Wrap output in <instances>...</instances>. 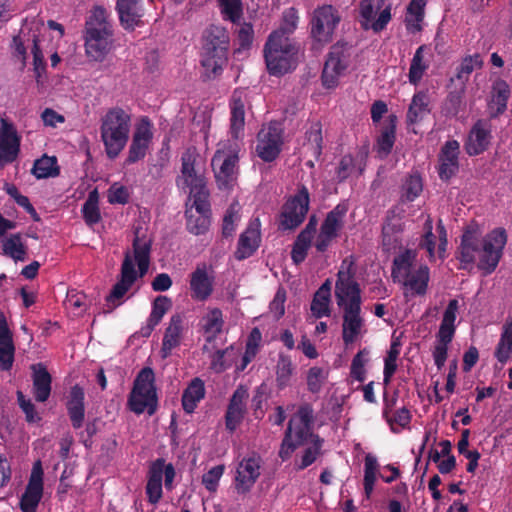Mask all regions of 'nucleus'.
<instances>
[{
  "instance_id": "obj_33",
  "label": "nucleus",
  "mask_w": 512,
  "mask_h": 512,
  "mask_svg": "<svg viewBox=\"0 0 512 512\" xmlns=\"http://www.w3.org/2000/svg\"><path fill=\"white\" fill-rule=\"evenodd\" d=\"M191 296L195 300H206L213 291L212 280L205 267H197L190 276Z\"/></svg>"
},
{
  "instance_id": "obj_19",
  "label": "nucleus",
  "mask_w": 512,
  "mask_h": 512,
  "mask_svg": "<svg viewBox=\"0 0 512 512\" xmlns=\"http://www.w3.org/2000/svg\"><path fill=\"white\" fill-rule=\"evenodd\" d=\"M482 241L473 230L466 229L460 245L455 252V258L459 261L458 269L471 272L475 267L476 255L480 254Z\"/></svg>"
},
{
  "instance_id": "obj_48",
  "label": "nucleus",
  "mask_w": 512,
  "mask_h": 512,
  "mask_svg": "<svg viewBox=\"0 0 512 512\" xmlns=\"http://www.w3.org/2000/svg\"><path fill=\"white\" fill-rule=\"evenodd\" d=\"M235 349L231 345L225 349L216 350L210 356V368L215 373H222L231 367L235 358Z\"/></svg>"
},
{
  "instance_id": "obj_51",
  "label": "nucleus",
  "mask_w": 512,
  "mask_h": 512,
  "mask_svg": "<svg viewBox=\"0 0 512 512\" xmlns=\"http://www.w3.org/2000/svg\"><path fill=\"white\" fill-rule=\"evenodd\" d=\"M99 194L96 189L89 192L88 198L82 206V215L85 223L88 226H93L101 220V214L99 210Z\"/></svg>"
},
{
  "instance_id": "obj_9",
  "label": "nucleus",
  "mask_w": 512,
  "mask_h": 512,
  "mask_svg": "<svg viewBox=\"0 0 512 512\" xmlns=\"http://www.w3.org/2000/svg\"><path fill=\"white\" fill-rule=\"evenodd\" d=\"M284 128L282 123L271 121L263 125L257 134L256 155L264 162L276 160L283 146Z\"/></svg>"
},
{
  "instance_id": "obj_28",
  "label": "nucleus",
  "mask_w": 512,
  "mask_h": 512,
  "mask_svg": "<svg viewBox=\"0 0 512 512\" xmlns=\"http://www.w3.org/2000/svg\"><path fill=\"white\" fill-rule=\"evenodd\" d=\"M458 308V300L452 299L448 302L436 334V343L448 346L452 342L456 331L455 321Z\"/></svg>"
},
{
  "instance_id": "obj_12",
  "label": "nucleus",
  "mask_w": 512,
  "mask_h": 512,
  "mask_svg": "<svg viewBox=\"0 0 512 512\" xmlns=\"http://www.w3.org/2000/svg\"><path fill=\"white\" fill-rule=\"evenodd\" d=\"M387 0H361L360 15L363 29H372L375 33L381 32L391 20V5Z\"/></svg>"
},
{
  "instance_id": "obj_43",
  "label": "nucleus",
  "mask_w": 512,
  "mask_h": 512,
  "mask_svg": "<svg viewBox=\"0 0 512 512\" xmlns=\"http://www.w3.org/2000/svg\"><path fill=\"white\" fill-rule=\"evenodd\" d=\"M324 440L320 436H315L314 440H309L310 446L306 447L298 459V454L295 456L294 468L301 471L312 465L318 456L321 454V448Z\"/></svg>"
},
{
  "instance_id": "obj_16",
  "label": "nucleus",
  "mask_w": 512,
  "mask_h": 512,
  "mask_svg": "<svg viewBox=\"0 0 512 512\" xmlns=\"http://www.w3.org/2000/svg\"><path fill=\"white\" fill-rule=\"evenodd\" d=\"M460 143L455 139L447 140L438 153L437 173L441 181L449 182L460 169Z\"/></svg>"
},
{
  "instance_id": "obj_57",
  "label": "nucleus",
  "mask_w": 512,
  "mask_h": 512,
  "mask_svg": "<svg viewBox=\"0 0 512 512\" xmlns=\"http://www.w3.org/2000/svg\"><path fill=\"white\" fill-rule=\"evenodd\" d=\"M329 376V371L322 367H311L306 376L307 389L313 394H318Z\"/></svg>"
},
{
  "instance_id": "obj_5",
  "label": "nucleus",
  "mask_w": 512,
  "mask_h": 512,
  "mask_svg": "<svg viewBox=\"0 0 512 512\" xmlns=\"http://www.w3.org/2000/svg\"><path fill=\"white\" fill-rule=\"evenodd\" d=\"M128 408L137 415L147 412L149 416L158 408L155 373L151 367L142 368L134 379L128 396Z\"/></svg>"
},
{
  "instance_id": "obj_40",
  "label": "nucleus",
  "mask_w": 512,
  "mask_h": 512,
  "mask_svg": "<svg viewBox=\"0 0 512 512\" xmlns=\"http://www.w3.org/2000/svg\"><path fill=\"white\" fill-rule=\"evenodd\" d=\"M403 286L411 291V295H425L429 282V268L420 266L415 272L409 273V276H403Z\"/></svg>"
},
{
  "instance_id": "obj_4",
  "label": "nucleus",
  "mask_w": 512,
  "mask_h": 512,
  "mask_svg": "<svg viewBox=\"0 0 512 512\" xmlns=\"http://www.w3.org/2000/svg\"><path fill=\"white\" fill-rule=\"evenodd\" d=\"M229 35L219 25H210L204 33L202 66L208 77L219 75L228 60Z\"/></svg>"
},
{
  "instance_id": "obj_23",
  "label": "nucleus",
  "mask_w": 512,
  "mask_h": 512,
  "mask_svg": "<svg viewBox=\"0 0 512 512\" xmlns=\"http://www.w3.org/2000/svg\"><path fill=\"white\" fill-rule=\"evenodd\" d=\"M261 242L260 220L252 219L245 231H243L238 240L237 249L234 257L238 261H242L251 257L259 248Z\"/></svg>"
},
{
  "instance_id": "obj_32",
  "label": "nucleus",
  "mask_w": 512,
  "mask_h": 512,
  "mask_svg": "<svg viewBox=\"0 0 512 512\" xmlns=\"http://www.w3.org/2000/svg\"><path fill=\"white\" fill-rule=\"evenodd\" d=\"M510 93V87L505 80L495 81L492 87V97L488 103V113L491 119L498 118L506 111Z\"/></svg>"
},
{
  "instance_id": "obj_36",
  "label": "nucleus",
  "mask_w": 512,
  "mask_h": 512,
  "mask_svg": "<svg viewBox=\"0 0 512 512\" xmlns=\"http://www.w3.org/2000/svg\"><path fill=\"white\" fill-rule=\"evenodd\" d=\"M224 326L223 313L219 308H213L203 316L201 320V330L205 335V341L212 343L222 332Z\"/></svg>"
},
{
  "instance_id": "obj_52",
  "label": "nucleus",
  "mask_w": 512,
  "mask_h": 512,
  "mask_svg": "<svg viewBox=\"0 0 512 512\" xmlns=\"http://www.w3.org/2000/svg\"><path fill=\"white\" fill-rule=\"evenodd\" d=\"M426 49V45L419 46L411 60L408 78L409 82L413 85H417L422 79L425 71L428 69L429 65L424 62V51Z\"/></svg>"
},
{
  "instance_id": "obj_64",
  "label": "nucleus",
  "mask_w": 512,
  "mask_h": 512,
  "mask_svg": "<svg viewBox=\"0 0 512 512\" xmlns=\"http://www.w3.org/2000/svg\"><path fill=\"white\" fill-rule=\"evenodd\" d=\"M224 473V465H217L212 467L208 472L202 476V484L210 492H215L218 487L220 478Z\"/></svg>"
},
{
  "instance_id": "obj_38",
  "label": "nucleus",
  "mask_w": 512,
  "mask_h": 512,
  "mask_svg": "<svg viewBox=\"0 0 512 512\" xmlns=\"http://www.w3.org/2000/svg\"><path fill=\"white\" fill-rule=\"evenodd\" d=\"M171 307L172 301L169 297L164 295L157 296L152 303V310L147 319V326L142 328V335L149 336Z\"/></svg>"
},
{
  "instance_id": "obj_7",
  "label": "nucleus",
  "mask_w": 512,
  "mask_h": 512,
  "mask_svg": "<svg viewBox=\"0 0 512 512\" xmlns=\"http://www.w3.org/2000/svg\"><path fill=\"white\" fill-rule=\"evenodd\" d=\"M264 57L269 74L280 76L288 72V32L285 27L269 35Z\"/></svg>"
},
{
  "instance_id": "obj_20",
  "label": "nucleus",
  "mask_w": 512,
  "mask_h": 512,
  "mask_svg": "<svg viewBox=\"0 0 512 512\" xmlns=\"http://www.w3.org/2000/svg\"><path fill=\"white\" fill-rule=\"evenodd\" d=\"M20 137L14 125L5 119L0 121V169L14 162L20 152Z\"/></svg>"
},
{
  "instance_id": "obj_15",
  "label": "nucleus",
  "mask_w": 512,
  "mask_h": 512,
  "mask_svg": "<svg viewBox=\"0 0 512 512\" xmlns=\"http://www.w3.org/2000/svg\"><path fill=\"white\" fill-rule=\"evenodd\" d=\"M262 463L261 456L255 452L239 462L235 477V488L238 493L245 494L251 490L261 474Z\"/></svg>"
},
{
  "instance_id": "obj_14",
  "label": "nucleus",
  "mask_w": 512,
  "mask_h": 512,
  "mask_svg": "<svg viewBox=\"0 0 512 512\" xmlns=\"http://www.w3.org/2000/svg\"><path fill=\"white\" fill-rule=\"evenodd\" d=\"M349 54L342 45H333L328 53L321 75L322 84L327 89L335 88L339 77L348 68Z\"/></svg>"
},
{
  "instance_id": "obj_56",
  "label": "nucleus",
  "mask_w": 512,
  "mask_h": 512,
  "mask_svg": "<svg viewBox=\"0 0 512 512\" xmlns=\"http://www.w3.org/2000/svg\"><path fill=\"white\" fill-rule=\"evenodd\" d=\"M512 353V328L506 325L501 333L500 340L496 346L494 356L502 364L510 359Z\"/></svg>"
},
{
  "instance_id": "obj_62",
  "label": "nucleus",
  "mask_w": 512,
  "mask_h": 512,
  "mask_svg": "<svg viewBox=\"0 0 512 512\" xmlns=\"http://www.w3.org/2000/svg\"><path fill=\"white\" fill-rule=\"evenodd\" d=\"M311 242V238L301 234L297 236L291 251V258L296 265L302 263L305 260L308 249L311 246Z\"/></svg>"
},
{
  "instance_id": "obj_42",
  "label": "nucleus",
  "mask_w": 512,
  "mask_h": 512,
  "mask_svg": "<svg viewBox=\"0 0 512 512\" xmlns=\"http://www.w3.org/2000/svg\"><path fill=\"white\" fill-rule=\"evenodd\" d=\"M397 117L395 115H389L385 125L381 129L380 136L377 139L378 152L387 156L391 151L395 143Z\"/></svg>"
},
{
  "instance_id": "obj_49",
  "label": "nucleus",
  "mask_w": 512,
  "mask_h": 512,
  "mask_svg": "<svg viewBox=\"0 0 512 512\" xmlns=\"http://www.w3.org/2000/svg\"><path fill=\"white\" fill-rule=\"evenodd\" d=\"M31 172L37 179L58 176L60 170L59 166L57 165L56 157H49L44 155L40 159H37L34 162Z\"/></svg>"
},
{
  "instance_id": "obj_53",
  "label": "nucleus",
  "mask_w": 512,
  "mask_h": 512,
  "mask_svg": "<svg viewBox=\"0 0 512 512\" xmlns=\"http://www.w3.org/2000/svg\"><path fill=\"white\" fill-rule=\"evenodd\" d=\"M401 343L398 339L392 340L390 348L384 359L383 382L388 385L397 370V359L400 355Z\"/></svg>"
},
{
  "instance_id": "obj_50",
  "label": "nucleus",
  "mask_w": 512,
  "mask_h": 512,
  "mask_svg": "<svg viewBox=\"0 0 512 512\" xmlns=\"http://www.w3.org/2000/svg\"><path fill=\"white\" fill-rule=\"evenodd\" d=\"M186 215V229L189 233L198 236L205 234L211 224V216L205 214H196L192 208L187 209Z\"/></svg>"
},
{
  "instance_id": "obj_29",
  "label": "nucleus",
  "mask_w": 512,
  "mask_h": 512,
  "mask_svg": "<svg viewBox=\"0 0 512 512\" xmlns=\"http://www.w3.org/2000/svg\"><path fill=\"white\" fill-rule=\"evenodd\" d=\"M310 205V194L305 186L290 197V231L300 226L306 219Z\"/></svg>"
},
{
  "instance_id": "obj_24",
  "label": "nucleus",
  "mask_w": 512,
  "mask_h": 512,
  "mask_svg": "<svg viewBox=\"0 0 512 512\" xmlns=\"http://www.w3.org/2000/svg\"><path fill=\"white\" fill-rule=\"evenodd\" d=\"M196 159L197 154L194 150L188 149L182 154L181 176L177 181L179 186L182 183L183 187L191 190L206 185L204 175L195 168Z\"/></svg>"
},
{
  "instance_id": "obj_2",
  "label": "nucleus",
  "mask_w": 512,
  "mask_h": 512,
  "mask_svg": "<svg viewBox=\"0 0 512 512\" xmlns=\"http://www.w3.org/2000/svg\"><path fill=\"white\" fill-rule=\"evenodd\" d=\"M131 128V115L121 107H113L101 118L100 136L109 159H115L125 148Z\"/></svg>"
},
{
  "instance_id": "obj_54",
  "label": "nucleus",
  "mask_w": 512,
  "mask_h": 512,
  "mask_svg": "<svg viewBox=\"0 0 512 512\" xmlns=\"http://www.w3.org/2000/svg\"><path fill=\"white\" fill-rule=\"evenodd\" d=\"M15 346L12 333L0 337V369L9 371L14 363Z\"/></svg>"
},
{
  "instance_id": "obj_34",
  "label": "nucleus",
  "mask_w": 512,
  "mask_h": 512,
  "mask_svg": "<svg viewBox=\"0 0 512 512\" xmlns=\"http://www.w3.org/2000/svg\"><path fill=\"white\" fill-rule=\"evenodd\" d=\"M126 0H118L116 9L119 14L121 25L126 30H134L136 26L141 24L143 10L141 3L125 2Z\"/></svg>"
},
{
  "instance_id": "obj_41",
  "label": "nucleus",
  "mask_w": 512,
  "mask_h": 512,
  "mask_svg": "<svg viewBox=\"0 0 512 512\" xmlns=\"http://www.w3.org/2000/svg\"><path fill=\"white\" fill-rule=\"evenodd\" d=\"M331 282L327 279L315 292L311 302V311L316 318L330 315Z\"/></svg>"
},
{
  "instance_id": "obj_6",
  "label": "nucleus",
  "mask_w": 512,
  "mask_h": 512,
  "mask_svg": "<svg viewBox=\"0 0 512 512\" xmlns=\"http://www.w3.org/2000/svg\"><path fill=\"white\" fill-rule=\"evenodd\" d=\"M240 149V143L235 140H224L218 143L211 165L220 189L228 190L234 186Z\"/></svg>"
},
{
  "instance_id": "obj_45",
  "label": "nucleus",
  "mask_w": 512,
  "mask_h": 512,
  "mask_svg": "<svg viewBox=\"0 0 512 512\" xmlns=\"http://www.w3.org/2000/svg\"><path fill=\"white\" fill-rule=\"evenodd\" d=\"M347 208L345 205L338 204L335 206L324 219L321 224L320 231L332 237H337L338 231L343 224V218L346 215Z\"/></svg>"
},
{
  "instance_id": "obj_8",
  "label": "nucleus",
  "mask_w": 512,
  "mask_h": 512,
  "mask_svg": "<svg viewBox=\"0 0 512 512\" xmlns=\"http://www.w3.org/2000/svg\"><path fill=\"white\" fill-rule=\"evenodd\" d=\"M314 409L310 403H302L290 417V453L296 448L308 444L309 440H314L319 436L313 432L314 428Z\"/></svg>"
},
{
  "instance_id": "obj_17",
  "label": "nucleus",
  "mask_w": 512,
  "mask_h": 512,
  "mask_svg": "<svg viewBox=\"0 0 512 512\" xmlns=\"http://www.w3.org/2000/svg\"><path fill=\"white\" fill-rule=\"evenodd\" d=\"M402 219L403 210L399 207L395 206L387 210L381 232L384 250H395L401 245V234L405 229V224Z\"/></svg>"
},
{
  "instance_id": "obj_27",
  "label": "nucleus",
  "mask_w": 512,
  "mask_h": 512,
  "mask_svg": "<svg viewBox=\"0 0 512 512\" xmlns=\"http://www.w3.org/2000/svg\"><path fill=\"white\" fill-rule=\"evenodd\" d=\"M85 392L84 389L78 384L71 387L67 402L66 409L70 418L72 427L79 429L83 426L85 419Z\"/></svg>"
},
{
  "instance_id": "obj_13",
  "label": "nucleus",
  "mask_w": 512,
  "mask_h": 512,
  "mask_svg": "<svg viewBox=\"0 0 512 512\" xmlns=\"http://www.w3.org/2000/svg\"><path fill=\"white\" fill-rule=\"evenodd\" d=\"M349 265L346 272L340 270L335 283V298L337 305L343 310L361 307V290L359 284L354 280V274Z\"/></svg>"
},
{
  "instance_id": "obj_39",
  "label": "nucleus",
  "mask_w": 512,
  "mask_h": 512,
  "mask_svg": "<svg viewBox=\"0 0 512 512\" xmlns=\"http://www.w3.org/2000/svg\"><path fill=\"white\" fill-rule=\"evenodd\" d=\"M33 370L34 397L38 402H45L51 394L52 377L42 364H38L37 369L33 366Z\"/></svg>"
},
{
  "instance_id": "obj_31",
  "label": "nucleus",
  "mask_w": 512,
  "mask_h": 512,
  "mask_svg": "<svg viewBox=\"0 0 512 512\" xmlns=\"http://www.w3.org/2000/svg\"><path fill=\"white\" fill-rule=\"evenodd\" d=\"M164 459L158 458L151 463L147 475L146 494L151 504H156L162 498Z\"/></svg>"
},
{
  "instance_id": "obj_11",
  "label": "nucleus",
  "mask_w": 512,
  "mask_h": 512,
  "mask_svg": "<svg viewBox=\"0 0 512 512\" xmlns=\"http://www.w3.org/2000/svg\"><path fill=\"white\" fill-rule=\"evenodd\" d=\"M341 20L338 10L332 5H323L314 10L311 19V36L320 43L332 41L333 34Z\"/></svg>"
},
{
  "instance_id": "obj_30",
  "label": "nucleus",
  "mask_w": 512,
  "mask_h": 512,
  "mask_svg": "<svg viewBox=\"0 0 512 512\" xmlns=\"http://www.w3.org/2000/svg\"><path fill=\"white\" fill-rule=\"evenodd\" d=\"M360 313L361 307L343 310L342 339L346 346L357 340L364 326Z\"/></svg>"
},
{
  "instance_id": "obj_22",
  "label": "nucleus",
  "mask_w": 512,
  "mask_h": 512,
  "mask_svg": "<svg viewBox=\"0 0 512 512\" xmlns=\"http://www.w3.org/2000/svg\"><path fill=\"white\" fill-rule=\"evenodd\" d=\"M492 140L491 124L487 120H477L472 126L465 142V151L469 156H477L485 152Z\"/></svg>"
},
{
  "instance_id": "obj_63",
  "label": "nucleus",
  "mask_w": 512,
  "mask_h": 512,
  "mask_svg": "<svg viewBox=\"0 0 512 512\" xmlns=\"http://www.w3.org/2000/svg\"><path fill=\"white\" fill-rule=\"evenodd\" d=\"M17 401L28 423H36L41 420L31 399L26 398L21 391H17Z\"/></svg>"
},
{
  "instance_id": "obj_18",
  "label": "nucleus",
  "mask_w": 512,
  "mask_h": 512,
  "mask_svg": "<svg viewBox=\"0 0 512 512\" xmlns=\"http://www.w3.org/2000/svg\"><path fill=\"white\" fill-rule=\"evenodd\" d=\"M43 495V469L41 461L34 463L32 472L20 499L22 512H36Z\"/></svg>"
},
{
  "instance_id": "obj_44",
  "label": "nucleus",
  "mask_w": 512,
  "mask_h": 512,
  "mask_svg": "<svg viewBox=\"0 0 512 512\" xmlns=\"http://www.w3.org/2000/svg\"><path fill=\"white\" fill-rule=\"evenodd\" d=\"M3 254L15 262L25 261L27 258V247L22 241L20 233L11 234L2 241Z\"/></svg>"
},
{
  "instance_id": "obj_61",
  "label": "nucleus",
  "mask_w": 512,
  "mask_h": 512,
  "mask_svg": "<svg viewBox=\"0 0 512 512\" xmlns=\"http://www.w3.org/2000/svg\"><path fill=\"white\" fill-rule=\"evenodd\" d=\"M223 18L234 24L240 22L243 15L241 0H218Z\"/></svg>"
},
{
  "instance_id": "obj_1",
  "label": "nucleus",
  "mask_w": 512,
  "mask_h": 512,
  "mask_svg": "<svg viewBox=\"0 0 512 512\" xmlns=\"http://www.w3.org/2000/svg\"><path fill=\"white\" fill-rule=\"evenodd\" d=\"M134 234L133 254L130 251L125 252L119 279L113 285L109 295L106 296V302L110 308L121 305L123 297L137 278L144 277L149 270L153 241L146 234H141V228H136Z\"/></svg>"
},
{
  "instance_id": "obj_58",
  "label": "nucleus",
  "mask_w": 512,
  "mask_h": 512,
  "mask_svg": "<svg viewBox=\"0 0 512 512\" xmlns=\"http://www.w3.org/2000/svg\"><path fill=\"white\" fill-rule=\"evenodd\" d=\"M307 143L304 144V148L310 151L311 154L318 159L322 154V130L319 123L311 125L310 129L306 131Z\"/></svg>"
},
{
  "instance_id": "obj_55",
  "label": "nucleus",
  "mask_w": 512,
  "mask_h": 512,
  "mask_svg": "<svg viewBox=\"0 0 512 512\" xmlns=\"http://www.w3.org/2000/svg\"><path fill=\"white\" fill-rule=\"evenodd\" d=\"M423 191V181L418 173H412L405 178L402 185V199L413 202Z\"/></svg>"
},
{
  "instance_id": "obj_60",
  "label": "nucleus",
  "mask_w": 512,
  "mask_h": 512,
  "mask_svg": "<svg viewBox=\"0 0 512 512\" xmlns=\"http://www.w3.org/2000/svg\"><path fill=\"white\" fill-rule=\"evenodd\" d=\"M483 61L481 55L476 53L463 58L456 69V78L461 81H467L470 74L477 68H481Z\"/></svg>"
},
{
  "instance_id": "obj_46",
  "label": "nucleus",
  "mask_w": 512,
  "mask_h": 512,
  "mask_svg": "<svg viewBox=\"0 0 512 512\" xmlns=\"http://www.w3.org/2000/svg\"><path fill=\"white\" fill-rule=\"evenodd\" d=\"M415 258L416 252L411 249H406L394 258L392 264V277L394 281H400V277L409 276Z\"/></svg>"
},
{
  "instance_id": "obj_25",
  "label": "nucleus",
  "mask_w": 512,
  "mask_h": 512,
  "mask_svg": "<svg viewBox=\"0 0 512 512\" xmlns=\"http://www.w3.org/2000/svg\"><path fill=\"white\" fill-rule=\"evenodd\" d=\"M230 108V140L239 142L244 136L245 128V99L243 92L235 90L229 102Z\"/></svg>"
},
{
  "instance_id": "obj_3",
  "label": "nucleus",
  "mask_w": 512,
  "mask_h": 512,
  "mask_svg": "<svg viewBox=\"0 0 512 512\" xmlns=\"http://www.w3.org/2000/svg\"><path fill=\"white\" fill-rule=\"evenodd\" d=\"M113 29L107 20L106 11L96 7L86 22L85 48L86 53L95 61H101L112 45Z\"/></svg>"
},
{
  "instance_id": "obj_26",
  "label": "nucleus",
  "mask_w": 512,
  "mask_h": 512,
  "mask_svg": "<svg viewBox=\"0 0 512 512\" xmlns=\"http://www.w3.org/2000/svg\"><path fill=\"white\" fill-rule=\"evenodd\" d=\"M183 330L184 316L180 313L173 314L162 339L161 355L163 358L170 356L172 350L180 345Z\"/></svg>"
},
{
  "instance_id": "obj_37",
  "label": "nucleus",
  "mask_w": 512,
  "mask_h": 512,
  "mask_svg": "<svg viewBox=\"0 0 512 512\" xmlns=\"http://www.w3.org/2000/svg\"><path fill=\"white\" fill-rule=\"evenodd\" d=\"M429 95L425 91L416 92L409 105L406 120L408 124H416L422 121L431 111L429 107Z\"/></svg>"
},
{
  "instance_id": "obj_10",
  "label": "nucleus",
  "mask_w": 512,
  "mask_h": 512,
  "mask_svg": "<svg viewBox=\"0 0 512 512\" xmlns=\"http://www.w3.org/2000/svg\"><path fill=\"white\" fill-rule=\"evenodd\" d=\"M506 242L507 235L504 229H495L483 239L477 267L485 276L497 268Z\"/></svg>"
},
{
  "instance_id": "obj_21",
  "label": "nucleus",
  "mask_w": 512,
  "mask_h": 512,
  "mask_svg": "<svg viewBox=\"0 0 512 512\" xmlns=\"http://www.w3.org/2000/svg\"><path fill=\"white\" fill-rule=\"evenodd\" d=\"M248 396V389L244 385H239L229 399L225 412V427L230 433H233L244 420Z\"/></svg>"
},
{
  "instance_id": "obj_59",
  "label": "nucleus",
  "mask_w": 512,
  "mask_h": 512,
  "mask_svg": "<svg viewBox=\"0 0 512 512\" xmlns=\"http://www.w3.org/2000/svg\"><path fill=\"white\" fill-rule=\"evenodd\" d=\"M193 198L192 210L196 214H205L211 216L210 203L208 201L209 192L205 186L189 190Z\"/></svg>"
},
{
  "instance_id": "obj_35",
  "label": "nucleus",
  "mask_w": 512,
  "mask_h": 512,
  "mask_svg": "<svg viewBox=\"0 0 512 512\" xmlns=\"http://www.w3.org/2000/svg\"><path fill=\"white\" fill-rule=\"evenodd\" d=\"M205 394L204 381L199 377L193 378L182 393L181 402L183 410L188 414L193 413L198 403L204 399Z\"/></svg>"
},
{
  "instance_id": "obj_47",
  "label": "nucleus",
  "mask_w": 512,
  "mask_h": 512,
  "mask_svg": "<svg viewBox=\"0 0 512 512\" xmlns=\"http://www.w3.org/2000/svg\"><path fill=\"white\" fill-rule=\"evenodd\" d=\"M464 88L459 90L450 91L442 104V114L447 118L456 117L461 110H463L464 103Z\"/></svg>"
}]
</instances>
